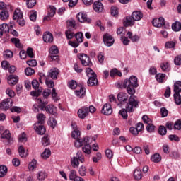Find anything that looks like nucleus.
Listing matches in <instances>:
<instances>
[{"label": "nucleus", "instance_id": "1", "mask_svg": "<svg viewBox=\"0 0 181 181\" xmlns=\"http://www.w3.org/2000/svg\"><path fill=\"white\" fill-rule=\"evenodd\" d=\"M117 87L121 89L126 88L127 93L131 95L127 103L126 110L128 112H134L135 108L139 107V101L136 99V96L134 95L136 93V88L139 87L138 78L135 76H132L129 79H125L123 83H118Z\"/></svg>", "mask_w": 181, "mask_h": 181}, {"label": "nucleus", "instance_id": "2", "mask_svg": "<svg viewBox=\"0 0 181 181\" xmlns=\"http://www.w3.org/2000/svg\"><path fill=\"white\" fill-rule=\"evenodd\" d=\"M80 135L81 133L79 129H75V130L71 132L72 138L76 139L74 145L76 148H81V146H83V152L87 153V155H90V153H91V146H90V144L88 143V137H85L83 139H79Z\"/></svg>", "mask_w": 181, "mask_h": 181}, {"label": "nucleus", "instance_id": "3", "mask_svg": "<svg viewBox=\"0 0 181 181\" xmlns=\"http://www.w3.org/2000/svg\"><path fill=\"white\" fill-rule=\"evenodd\" d=\"M37 122L34 124V129L38 135H45L46 134V127L45 123L46 122V115L43 113L37 115Z\"/></svg>", "mask_w": 181, "mask_h": 181}, {"label": "nucleus", "instance_id": "4", "mask_svg": "<svg viewBox=\"0 0 181 181\" xmlns=\"http://www.w3.org/2000/svg\"><path fill=\"white\" fill-rule=\"evenodd\" d=\"M86 76L89 77L88 80V86L89 87H93V86L98 85V79H97V74L90 67L86 69Z\"/></svg>", "mask_w": 181, "mask_h": 181}, {"label": "nucleus", "instance_id": "5", "mask_svg": "<svg viewBox=\"0 0 181 181\" xmlns=\"http://www.w3.org/2000/svg\"><path fill=\"white\" fill-rule=\"evenodd\" d=\"M174 101L176 105H181V81H177L174 83Z\"/></svg>", "mask_w": 181, "mask_h": 181}, {"label": "nucleus", "instance_id": "6", "mask_svg": "<svg viewBox=\"0 0 181 181\" xmlns=\"http://www.w3.org/2000/svg\"><path fill=\"white\" fill-rule=\"evenodd\" d=\"M78 57L81 61L82 66H84L85 67H91V66H93V62L90 60V57L86 54H78Z\"/></svg>", "mask_w": 181, "mask_h": 181}, {"label": "nucleus", "instance_id": "7", "mask_svg": "<svg viewBox=\"0 0 181 181\" xmlns=\"http://www.w3.org/2000/svg\"><path fill=\"white\" fill-rule=\"evenodd\" d=\"M13 104V100H12V98H9L7 99H4L0 103V108L1 110H4V111H7V110H9V108L12 107Z\"/></svg>", "mask_w": 181, "mask_h": 181}, {"label": "nucleus", "instance_id": "8", "mask_svg": "<svg viewBox=\"0 0 181 181\" xmlns=\"http://www.w3.org/2000/svg\"><path fill=\"white\" fill-rule=\"evenodd\" d=\"M103 42L105 46H107L108 47H110L112 46V45H114L115 40L114 39V37H112V35L105 33L103 35Z\"/></svg>", "mask_w": 181, "mask_h": 181}, {"label": "nucleus", "instance_id": "9", "mask_svg": "<svg viewBox=\"0 0 181 181\" xmlns=\"http://www.w3.org/2000/svg\"><path fill=\"white\" fill-rule=\"evenodd\" d=\"M78 117L81 119H85L88 117V107L83 106L80 109L78 110Z\"/></svg>", "mask_w": 181, "mask_h": 181}, {"label": "nucleus", "instance_id": "10", "mask_svg": "<svg viewBox=\"0 0 181 181\" xmlns=\"http://www.w3.org/2000/svg\"><path fill=\"white\" fill-rule=\"evenodd\" d=\"M152 23L153 26L155 28H162V26L165 25L166 23L165 22V18L160 17L158 18H154L152 21Z\"/></svg>", "mask_w": 181, "mask_h": 181}, {"label": "nucleus", "instance_id": "11", "mask_svg": "<svg viewBox=\"0 0 181 181\" xmlns=\"http://www.w3.org/2000/svg\"><path fill=\"white\" fill-rule=\"evenodd\" d=\"M76 19L78 21V22H81V23H83L84 22L90 23V22H91V19L87 18V14L84 13H78L76 15Z\"/></svg>", "mask_w": 181, "mask_h": 181}, {"label": "nucleus", "instance_id": "12", "mask_svg": "<svg viewBox=\"0 0 181 181\" xmlns=\"http://www.w3.org/2000/svg\"><path fill=\"white\" fill-rule=\"evenodd\" d=\"M101 112L104 115H111L112 114L111 105L110 103L105 104L101 110Z\"/></svg>", "mask_w": 181, "mask_h": 181}, {"label": "nucleus", "instance_id": "13", "mask_svg": "<svg viewBox=\"0 0 181 181\" xmlns=\"http://www.w3.org/2000/svg\"><path fill=\"white\" fill-rule=\"evenodd\" d=\"M54 15H56V7L54 6H50L48 9V14L44 17V21H49L50 18H53Z\"/></svg>", "mask_w": 181, "mask_h": 181}, {"label": "nucleus", "instance_id": "14", "mask_svg": "<svg viewBox=\"0 0 181 181\" xmlns=\"http://www.w3.org/2000/svg\"><path fill=\"white\" fill-rule=\"evenodd\" d=\"M117 100L120 102V104H125L128 101V94L124 92H120L117 95Z\"/></svg>", "mask_w": 181, "mask_h": 181}, {"label": "nucleus", "instance_id": "15", "mask_svg": "<svg viewBox=\"0 0 181 181\" xmlns=\"http://www.w3.org/2000/svg\"><path fill=\"white\" fill-rule=\"evenodd\" d=\"M7 80L10 86H15L16 84H18L19 77H18L16 75H10L8 76Z\"/></svg>", "mask_w": 181, "mask_h": 181}, {"label": "nucleus", "instance_id": "16", "mask_svg": "<svg viewBox=\"0 0 181 181\" xmlns=\"http://www.w3.org/2000/svg\"><path fill=\"white\" fill-rule=\"evenodd\" d=\"M42 39L45 43H52L53 42V34L50 32H45L43 34Z\"/></svg>", "mask_w": 181, "mask_h": 181}, {"label": "nucleus", "instance_id": "17", "mask_svg": "<svg viewBox=\"0 0 181 181\" xmlns=\"http://www.w3.org/2000/svg\"><path fill=\"white\" fill-rule=\"evenodd\" d=\"M135 24V20L132 16H127L126 19L123 21V25L125 28L127 26H134Z\"/></svg>", "mask_w": 181, "mask_h": 181}, {"label": "nucleus", "instance_id": "18", "mask_svg": "<svg viewBox=\"0 0 181 181\" xmlns=\"http://www.w3.org/2000/svg\"><path fill=\"white\" fill-rule=\"evenodd\" d=\"M4 33H9V25L6 23L0 25V38L4 36Z\"/></svg>", "mask_w": 181, "mask_h": 181}, {"label": "nucleus", "instance_id": "19", "mask_svg": "<svg viewBox=\"0 0 181 181\" xmlns=\"http://www.w3.org/2000/svg\"><path fill=\"white\" fill-rule=\"evenodd\" d=\"M132 17L134 19V21H141V19L144 18V13H142V12L139 11H136L132 13Z\"/></svg>", "mask_w": 181, "mask_h": 181}, {"label": "nucleus", "instance_id": "20", "mask_svg": "<svg viewBox=\"0 0 181 181\" xmlns=\"http://www.w3.org/2000/svg\"><path fill=\"white\" fill-rule=\"evenodd\" d=\"M93 6L95 12H102L103 9H104L103 3H101V1H95Z\"/></svg>", "mask_w": 181, "mask_h": 181}, {"label": "nucleus", "instance_id": "21", "mask_svg": "<svg viewBox=\"0 0 181 181\" xmlns=\"http://www.w3.org/2000/svg\"><path fill=\"white\" fill-rule=\"evenodd\" d=\"M23 18V13L20 9H16L13 16V19L16 21Z\"/></svg>", "mask_w": 181, "mask_h": 181}, {"label": "nucleus", "instance_id": "22", "mask_svg": "<svg viewBox=\"0 0 181 181\" xmlns=\"http://www.w3.org/2000/svg\"><path fill=\"white\" fill-rule=\"evenodd\" d=\"M2 139H7L8 144H11V132L9 130H6L1 135Z\"/></svg>", "mask_w": 181, "mask_h": 181}, {"label": "nucleus", "instance_id": "23", "mask_svg": "<svg viewBox=\"0 0 181 181\" xmlns=\"http://www.w3.org/2000/svg\"><path fill=\"white\" fill-rule=\"evenodd\" d=\"M74 37L78 42V43H83L84 41V34L81 32H78L74 35Z\"/></svg>", "mask_w": 181, "mask_h": 181}, {"label": "nucleus", "instance_id": "24", "mask_svg": "<svg viewBox=\"0 0 181 181\" xmlns=\"http://www.w3.org/2000/svg\"><path fill=\"white\" fill-rule=\"evenodd\" d=\"M57 76H59V69H54L50 71L49 77H51L52 80H57Z\"/></svg>", "mask_w": 181, "mask_h": 181}, {"label": "nucleus", "instance_id": "25", "mask_svg": "<svg viewBox=\"0 0 181 181\" xmlns=\"http://www.w3.org/2000/svg\"><path fill=\"white\" fill-rule=\"evenodd\" d=\"M0 19L1 21H6V19H9V13L6 10H3L0 12Z\"/></svg>", "mask_w": 181, "mask_h": 181}, {"label": "nucleus", "instance_id": "26", "mask_svg": "<svg viewBox=\"0 0 181 181\" xmlns=\"http://www.w3.org/2000/svg\"><path fill=\"white\" fill-rule=\"evenodd\" d=\"M151 160L155 163H159L162 160V157L159 153H156L151 156Z\"/></svg>", "mask_w": 181, "mask_h": 181}, {"label": "nucleus", "instance_id": "27", "mask_svg": "<svg viewBox=\"0 0 181 181\" xmlns=\"http://www.w3.org/2000/svg\"><path fill=\"white\" fill-rule=\"evenodd\" d=\"M51 153H52V151H50V149L45 148V150L41 154V158L42 159H49V158H50Z\"/></svg>", "mask_w": 181, "mask_h": 181}, {"label": "nucleus", "instance_id": "28", "mask_svg": "<svg viewBox=\"0 0 181 181\" xmlns=\"http://www.w3.org/2000/svg\"><path fill=\"white\" fill-rule=\"evenodd\" d=\"M38 107L42 110V111H45V108L47 107L48 102L47 101H44L42 99L39 98L38 99Z\"/></svg>", "mask_w": 181, "mask_h": 181}, {"label": "nucleus", "instance_id": "29", "mask_svg": "<svg viewBox=\"0 0 181 181\" xmlns=\"http://www.w3.org/2000/svg\"><path fill=\"white\" fill-rule=\"evenodd\" d=\"M134 177L136 180H141V179H142V171L136 169L134 172Z\"/></svg>", "mask_w": 181, "mask_h": 181}, {"label": "nucleus", "instance_id": "30", "mask_svg": "<svg viewBox=\"0 0 181 181\" xmlns=\"http://www.w3.org/2000/svg\"><path fill=\"white\" fill-rule=\"evenodd\" d=\"M166 77V74H157L156 75V79L158 83H163L165 81V78Z\"/></svg>", "mask_w": 181, "mask_h": 181}, {"label": "nucleus", "instance_id": "31", "mask_svg": "<svg viewBox=\"0 0 181 181\" xmlns=\"http://www.w3.org/2000/svg\"><path fill=\"white\" fill-rule=\"evenodd\" d=\"M6 173H8V168L5 165H0V177L6 176Z\"/></svg>", "mask_w": 181, "mask_h": 181}, {"label": "nucleus", "instance_id": "32", "mask_svg": "<svg viewBox=\"0 0 181 181\" xmlns=\"http://www.w3.org/2000/svg\"><path fill=\"white\" fill-rule=\"evenodd\" d=\"M11 41L12 43L15 44L16 47H18V49H22L23 45L21 43V40H19V38H11Z\"/></svg>", "mask_w": 181, "mask_h": 181}, {"label": "nucleus", "instance_id": "33", "mask_svg": "<svg viewBox=\"0 0 181 181\" xmlns=\"http://www.w3.org/2000/svg\"><path fill=\"white\" fill-rule=\"evenodd\" d=\"M18 152L21 158H26V156H28V153H25V148L23 147V146H20L18 147Z\"/></svg>", "mask_w": 181, "mask_h": 181}, {"label": "nucleus", "instance_id": "34", "mask_svg": "<svg viewBox=\"0 0 181 181\" xmlns=\"http://www.w3.org/2000/svg\"><path fill=\"white\" fill-rule=\"evenodd\" d=\"M160 68L164 72L169 71L170 70V65L169 62H164L160 64Z\"/></svg>", "mask_w": 181, "mask_h": 181}, {"label": "nucleus", "instance_id": "35", "mask_svg": "<svg viewBox=\"0 0 181 181\" xmlns=\"http://www.w3.org/2000/svg\"><path fill=\"white\" fill-rule=\"evenodd\" d=\"M75 94L77 97H83L86 94V88L81 87L80 90H75Z\"/></svg>", "mask_w": 181, "mask_h": 181}, {"label": "nucleus", "instance_id": "36", "mask_svg": "<svg viewBox=\"0 0 181 181\" xmlns=\"http://www.w3.org/2000/svg\"><path fill=\"white\" fill-rule=\"evenodd\" d=\"M180 23L181 22L176 21L172 24V29L174 32H179L180 30Z\"/></svg>", "mask_w": 181, "mask_h": 181}, {"label": "nucleus", "instance_id": "37", "mask_svg": "<svg viewBox=\"0 0 181 181\" xmlns=\"http://www.w3.org/2000/svg\"><path fill=\"white\" fill-rule=\"evenodd\" d=\"M26 1L27 8L32 9L36 5V0H24Z\"/></svg>", "mask_w": 181, "mask_h": 181}, {"label": "nucleus", "instance_id": "38", "mask_svg": "<svg viewBox=\"0 0 181 181\" xmlns=\"http://www.w3.org/2000/svg\"><path fill=\"white\" fill-rule=\"evenodd\" d=\"M42 144L43 146H48V145H50V139L49 138V136H44L42 139Z\"/></svg>", "mask_w": 181, "mask_h": 181}, {"label": "nucleus", "instance_id": "39", "mask_svg": "<svg viewBox=\"0 0 181 181\" xmlns=\"http://www.w3.org/2000/svg\"><path fill=\"white\" fill-rule=\"evenodd\" d=\"M119 114L124 119H128V110L127 109H122L119 112Z\"/></svg>", "mask_w": 181, "mask_h": 181}, {"label": "nucleus", "instance_id": "40", "mask_svg": "<svg viewBox=\"0 0 181 181\" xmlns=\"http://www.w3.org/2000/svg\"><path fill=\"white\" fill-rule=\"evenodd\" d=\"M37 165V160L33 159V160L28 164V169L30 170H33Z\"/></svg>", "mask_w": 181, "mask_h": 181}, {"label": "nucleus", "instance_id": "41", "mask_svg": "<svg viewBox=\"0 0 181 181\" xmlns=\"http://www.w3.org/2000/svg\"><path fill=\"white\" fill-rule=\"evenodd\" d=\"M37 177L38 180H45L47 177V174L45 172L41 171L38 173Z\"/></svg>", "mask_w": 181, "mask_h": 181}, {"label": "nucleus", "instance_id": "42", "mask_svg": "<svg viewBox=\"0 0 181 181\" xmlns=\"http://www.w3.org/2000/svg\"><path fill=\"white\" fill-rule=\"evenodd\" d=\"M48 125H49L52 128H54V127L57 125V120L53 117H50L48 122Z\"/></svg>", "mask_w": 181, "mask_h": 181}, {"label": "nucleus", "instance_id": "43", "mask_svg": "<svg viewBox=\"0 0 181 181\" xmlns=\"http://www.w3.org/2000/svg\"><path fill=\"white\" fill-rule=\"evenodd\" d=\"M76 158H78V160H79V162H81V163H84V156L83 155V152L81 151H78L76 153Z\"/></svg>", "mask_w": 181, "mask_h": 181}, {"label": "nucleus", "instance_id": "44", "mask_svg": "<svg viewBox=\"0 0 181 181\" xmlns=\"http://www.w3.org/2000/svg\"><path fill=\"white\" fill-rule=\"evenodd\" d=\"M65 36L68 40H71V39H73V37H74V33L70 30H66L65 32Z\"/></svg>", "mask_w": 181, "mask_h": 181}, {"label": "nucleus", "instance_id": "45", "mask_svg": "<svg viewBox=\"0 0 181 181\" xmlns=\"http://www.w3.org/2000/svg\"><path fill=\"white\" fill-rule=\"evenodd\" d=\"M25 74L26 76H32V75L35 74V69H33L30 67L26 68L25 69Z\"/></svg>", "mask_w": 181, "mask_h": 181}, {"label": "nucleus", "instance_id": "46", "mask_svg": "<svg viewBox=\"0 0 181 181\" xmlns=\"http://www.w3.org/2000/svg\"><path fill=\"white\" fill-rule=\"evenodd\" d=\"M37 18V13L35 11H31L30 15V21H32L33 22H35Z\"/></svg>", "mask_w": 181, "mask_h": 181}, {"label": "nucleus", "instance_id": "47", "mask_svg": "<svg viewBox=\"0 0 181 181\" xmlns=\"http://www.w3.org/2000/svg\"><path fill=\"white\" fill-rule=\"evenodd\" d=\"M50 55L53 54H59V49L56 46L51 47L49 49Z\"/></svg>", "mask_w": 181, "mask_h": 181}, {"label": "nucleus", "instance_id": "48", "mask_svg": "<svg viewBox=\"0 0 181 181\" xmlns=\"http://www.w3.org/2000/svg\"><path fill=\"white\" fill-rule=\"evenodd\" d=\"M51 94L52 95V98L54 100V101H59V98L57 96V93L56 92V88H53L52 91H51Z\"/></svg>", "mask_w": 181, "mask_h": 181}, {"label": "nucleus", "instance_id": "49", "mask_svg": "<svg viewBox=\"0 0 181 181\" xmlns=\"http://www.w3.org/2000/svg\"><path fill=\"white\" fill-rule=\"evenodd\" d=\"M26 63L30 67H36V66L37 65V62L36 61V59H30L27 61Z\"/></svg>", "mask_w": 181, "mask_h": 181}, {"label": "nucleus", "instance_id": "50", "mask_svg": "<svg viewBox=\"0 0 181 181\" xmlns=\"http://www.w3.org/2000/svg\"><path fill=\"white\" fill-rule=\"evenodd\" d=\"M168 132V130L166 129V127L165 126H160L158 129V134L160 135H165Z\"/></svg>", "mask_w": 181, "mask_h": 181}, {"label": "nucleus", "instance_id": "51", "mask_svg": "<svg viewBox=\"0 0 181 181\" xmlns=\"http://www.w3.org/2000/svg\"><path fill=\"white\" fill-rule=\"evenodd\" d=\"M27 56H28L30 59H33L35 57V54L33 53V48L28 47L27 49Z\"/></svg>", "mask_w": 181, "mask_h": 181}, {"label": "nucleus", "instance_id": "52", "mask_svg": "<svg viewBox=\"0 0 181 181\" xmlns=\"http://www.w3.org/2000/svg\"><path fill=\"white\" fill-rule=\"evenodd\" d=\"M76 175H77V173L76 172V170H71L70 171V174H69V179H70V180H76V179L77 177Z\"/></svg>", "mask_w": 181, "mask_h": 181}, {"label": "nucleus", "instance_id": "53", "mask_svg": "<svg viewBox=\"0 0 181 181\" xmlns=\"http://www.w3.org/2000/svg\"><path fill=\"white\" fill-rule=\"evenodd\" d=\"M165 46L167 49H173L176 46V44L173 41H168L165 43Z\"/></svg>", "mask_w": 181, "mask_h": 181}, {"label": "nucleus", "instance_id": "54", "mask_svg": "<svg viewBox=\"0 0 181 181\" xmlns=\"http://www.w3.org/2000/svg\"><path fill=\"white\" fill-rule=\"evenodd\" d=\"M71 164L74 168H76V166H78L79 163H78V158L77 157H74L71 160Z\"/></svg>", "mask_w": 181, "mask_h": 181}, {"label": "nucleus", "instance_id": "55", "mask_svg": "<svg viewBox=\"0 0 181 181\" xmlns=\"http://www.w3.org/2000/svg\"><path fill=\"white\" fill-rule=\"evenodd\" d=\"M160 114L162 118H165V117H168V114H169V112L168 111V109L165 107H162L160 109Z\"/></svg>", "mask_w": 181, "mask_h": 181}, {"label": "nucleus", "instance_id": "56", "mask_svg": "<svg viewBox=\"0 0 181 181\" xmlns=\"http://www.w3.org/2000/svg\"><path fill=\"white\" fill-rule=\"evenodd\" d=\"M53 105H48L47 106H46V107L44 109V111H46V112H47L48 114H53L54 111H53Z\"/></svg>", "mask_w": 181, "mask_h": 181}, {"label": "nucleus", "instance_id": "57", "mask_svg": "<svg viewBox=\"0 0 181 181\" xmlns=\"http://www.w3.org/2000/svg\"><path fill=\"white\" fill-rule=\"evenodd\" d=\"M146 131L148 132H153L155 131V125L152 124L151 123H149L148 124L146 125Z\"/></svg>", "mask_w": 181, "mask_h": 181}, {"label": "nucleus", "instance_id": "58", "mask_svg": "<svg viewBox=\"0 0 181 181\" xmlns=\"http://www.w3.org/2000/svg\"><path fill=\"white\" fill-rule=\"evenodd\" d=\"M19 57L22 60H25V59H26V57H28L26 51H25L23 49L21 50L19 52Z\"/></svg>", "mask_w": 181, "mask_h": 181}, {"label": "nucleus", "instance_id": "59", "mask_svg": "<svg viewBox=\"0 0 181 181\" xmlns=\"http://www.w3.org/2000/svg\"><path fill=\"white\" fill-rule=\"evenodd\" d=\"M30 94L33 97H39V95L42 94V90L40 89H37V90L31 91Z\"/></svg>", "mask_w": 181, "mask_h": 181}, {"label": "nucleus", "instance_id": "60", "mask_svg": "<svg viewBox=\"0 0 181 181\" xmlns=\"http://www.w3.org/2000/svg\"><path fill=\"white\" fill-rule=\"evenodd\" d=\"M69 88L71 90H76L77 88V82L74 80H72L69 82Z\"/></svg>", "mask_w": 181, "mask_h": 181}, {"label": "nucleus", "instance_id": "61", "mask_svg": "<svg viewBox=\"0 0 181 181\" xmlns=\"http://www.w3.org/2000/svg\"><path fill=\"white\" fill-rule=\"evenodd\" d=\"M32 87L34 90H39V81L37 80H33L32 81Z\"/></svg>", "mask_w": 181, "mask_h": 181}, {"label": "nucleus", "instance_id": "62", "mask_svg": "<svg viewBox=\"0 0 181 181\" xmlns=\"http://www.w3.org/2000/svg\"><path fill=\"white\" fill-rule=\"evenodd\" d=\"M9 62H8V61H2L1 62V67L2 69H4V70H8V69H9Z\"/></svg>", "mask_w": 181, "mask_h": 181}, {"label": "nucleus", "instance_id": "63", "mask_svg": "<svg viewBox=\"0 0 181 181\" xmlns=\"http://www.w3.org/2000/svg\"><path fill=\"white\" fill-rule=\"evenodd\" d=\"M174 63L176 66L181 65V55H178L174 59Z\"/></svg>", "mask_w": 181, "mask_h": 181}, {"label": "nucleus", "instance_id": "64", "mask_svg": "<svg viewBox=\"0 0 181 181\" xmlns=\"http://www.w3.org/2000/svg\"><path fill=\"white\" fill-rule=\"evenodd\" d=\"M174 129L180 130L181 129V120H177L174 124Z\"/></svg>", "mask_w": 181, "mask_h": 181}]
</instances>
